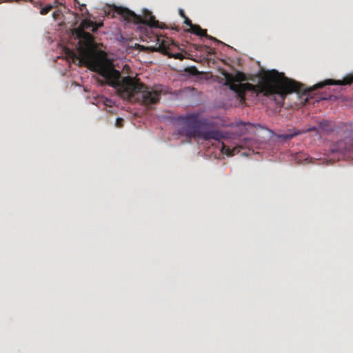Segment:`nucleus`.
I'll list each match as a JSON object with an SVG mask.
<instances>
[{"label":"nucleus","instance_id":"4","mask_svg":"<svg viewBox=\"0 0 353 353\" xmlns=\"http://www.w3.org/2000/svg\"><path fill=\"white\" fill-rule=\"evenodd\" d=\"M176 134L185 137L188 139L199 137L201 132V128L205 124L199 112H193L176 119Z\"/></svg>","mask_w":353,"mask_h":353},{"label":"nucleus","instance_id":"14","mask_svg":"<svg viewBox=\"0 0 353 353\" xmlns=\"http://www.w3.org/2000/svg\"><path fill=\"white\" fill-rule=\"evenodd\" d=\"M52 9V5H50V4L46 5V6H44L43 8H42L41 9L40 13L42 15L47 14Z\"/></svg>","mask_w":353,"mask_h":353},{"label":"nucleus","instance_id":"11","mask_svg":"<svg viewBox=\"0 0 353 353\" xmlns=\"http://www.w3.org/2000/svg\"><path fill=\"white\" fill-rule=\"evenodd\" d=\"M319 128L324 132H330L332 130L330 122L327 120H323L319 123Z\"/></svg>","mask_w":353,"mask_h":353},{"label":"nucleus","instance_id":"9","mask_svg":"<svg viewBox=\"0 0 353 353\" xmlns=\"http://www.w3.org/2000/svg\"><path fill=\"white\" fill-rule=\"evenodd\" d=\"M241 147L239 145L230 148L229 146H227L225 143H222L221 152L227 156L231 157L239 154L241 151Z\"/></svg>","mask_w":353,"mask_h":353},{"label":"nucleus","instance_id":"7","mask_svg":"<svg viewBox=\"0 0 353 353\" xmlns=\"http://www.w3.org/2000/svg\"><path fill=\"white\" fill-rule=\"evenodd\" d=\"M199 137L205 141H210L212 139L220 141L226 138V134L223 131L212 130L207 131H201L200 136Z\"/></svg>","mask_w":353,"mask_h":353},{"label":"nucleus","instance_id":"6","mask_svg":"<svg viewBox=\"0 0 353 353\" xmlns=\"http://www.w3.org/2000/svg\"><path fill=\"white\" fill-rule=\"evenodd\" d=\"M156 42L154 50L168 56L170 58L183 60L185 57L181 52H175V50H181L179 46L172 39L155 34L153 36Z\"/></svg>","mask_w":353,"mask_h":353},{"label":"nucleus","instance_id":"10","mask_svg":"<svg viewBox=\"0 0 353 353\" xmlns=\"http://www.w3.org/2000/svg\"><path fill=\"white\" fill-rule=\"evenodd\" d=\"M302 134L303 132H299V130H296L295 128H292L289 130L288 132L279 135V137L284 140H290L294 138V137Z\"/></svg>","mask_w":353,"mask_h":353},{"label":"nucleus","instance_id":"5","mask_svg":"<svg viewBox=\"0 0 353 353\" xmlns=\"http://www.w3.org/2000/svg\"><path fill=\"white\" fill-rule=\"evenodd\" d=\"M116 14L120 15L124 20L128 22L145 23L150 28H165V25L160 23L159 21L156 20L154 16H153L150 12L145 14L144 20L141 16L136 14L134 12L125 8L114 7L112 10V14H111V12H108V15H110L111 17H115Z\"/></svg>","mask_w":353,"mask_h":353},{"label":"nucleus","instance_id":"21","mask_svg":"<svg viewBox=\"0 0 353 353\" xmlns=\"http://www.w3.org/2000/svg\"><path fill=\"white\" fill-rule=\"evenodd\" d=\"M192 70L196 71V69L195 68H193Z\"/></svg>","mask_w":353,"mask_h":353},{"label":"nucleus","instance_id":"19","mask_svg":"<svg viewBox=\"0 0 353 353\" xmlns=\"http://www.w3.org/2000/svg\"><path fill=\"white\" fill-rule=\"evenodd\" d=\"M179 14L181 17H182L183 19H185V17H187V16L185 15V12L183 9H179Z\"/></svg>","mask_w":353,"mask_h":353},{"label":"nucleus","instance_id":"15","mask_svg":"<svg viewBox=\"0 0 353 353\" xmlns=\"http://www.w3.org/2000/svg\"><path fill=\"white\" fill-rule=\"evenodd\" d=\"M307 159H308V157L306 154H303V153H300L296 157V159L299 162L300 161L301 162L302 160H307Z\"/></svg>","mask_w":353,"mask_h":353},{"label":"nucleus","instance_id":"20","mask_svg":"<svg viewBox=\"0 0 353 353\" xmlns=\"http://www.w3.org/2000/svg\"><path fill=\"white\" fill-rule=\"evenodd\" d=\"M347 137H349L351 139H353V129L352 128L350 130V134L347 135Z\"/></svg>","mask_w":353,"mask_h":353},{"label":"nucleus","instance_id":"12","mask_svg":"<svg viewBox=\"0 0 353 353\" xmlns=\"http://www.w3.org/2000/svg\"><path fill=\"white\" fill-rule=\"evenodd\" d=\"M342 145H343V141H340V142H338L337 144L336 145H334L332 149H331V152L332 153H341L343 154H345V148H343L342 147Z\"/></svg>","mask_w":353,"mask_h":353},{"label":"nucleus","instance_id":"18","mask_svg":"<svg viewBox=\"0 0 353 353\" xmlns=\"http://www.w3.org/2000/svg\"><path fill=\"white\" fill-rule=\"evenodd\" d=\"M193 47L195 50H199V51H201L203 50V48H204L203 46L198 45V44H193Z\"/></svg>","mask_w":353,"mask_h":353},{"label":"nucleus","instance_id":"17","mask_svg":"<svg viewBox=\"0 0 353 353\" xmlns=\"http://www.w3.org/2000/svg\"><path fill=\"white\" fill-rule=\"evenodd\" d=\"M184 23L186 24L187 26H188L190 27V29H191L192 26L194 25L192 23L191 20L188 17H185Z\"/></svg>","mask_w":353,"mask_h":353},{"label":"nucleus","instance_id":"1","mask_svg":"<svg viewBox=\"0 0 353 353\" xmlns=\"http://www.w3.org/2000/svg\"><path fill=\"white\" fill-rule=\"evenodd\" d=\"M223 75L225 85L236 92L241 100H245V94L247 92H251L256 94H263L274 101L279 106L283 105L285 96L292 92L310 96L313 91L327 85H347L353 83V73L346 75L342 80L327 79L308 89L303 84L288 79L283 73L275 70L265 72L257 85L250 83H237L236 82L241 80L243 73L239 72L235 77L228 72L223 73Z\"/></svg>","mask_w":353,"mask_h":353},{"label":"nucleus","instance_id":"22","mask_svg":"<svg viewBox=\"0 0 353 353\" xmlns=\"http://www.w3.org/2000/svg\"><path fill=\"white\" fill-rule=\"evenodd\" d=\"M352 149V154H353V148Z\"/></svg>","mask_w":353,"mask_h":353},{"label":"nucleus","instance_id":"2","mask_svg":"<svg viewBox=\"0 0 353 353\" xmlns=\"http://www.w3.org/2000/svg\"><path fill=\"white\" fill-rule=\"evenodd\" d=\"M105 83L114 88L121 97L129 101H136L149 106L159 101L161 90L147 86L139 79L121 77L119 71L111 66L107 72L101 75Z\"/></svg>","mask_w":353,"mask_h":353},{"label":"nucleus","instance_id":"13","mask_svg":"<svg viewBox=\"0 0 353 353\" xmlns=\"http://www.w3.org/2000/svg\"><path fill=\"white\" fill-rule=\"evenodd\" d=\"M299 132H303V134L310 132H315L316 134H319V128L315 126L308 128L305 130H299Z\"/></svg>","mask_w":353,"mask_h":353},{"label":"nucleus","instance_id":"8","mask_svg":"<svg viewBox=\"0 0 353 353\" xmlns=\"http://www.w3.org/2000/svg\"><path fill=\"white\" fill-rule=\"evenodd\" d=\"M187 31L190 32L197 36L205 37L209 39L218 41V40L216 38L207 34V30L202 29L199 25L194 24V26H192L191 29L188 30Z\"/></svg>","mask_w":353,"mask_h":353},{"label":"nucleus","instance_id":"3","mask_svg":"<svg viewBox=\"0 0 353 353\" xmlns=\"http://www.w3.org/2000/svg\"><path fill=\"white\" fill-rule=\"evenodd\" d=\"M102 23H96L89 19H83L79 26L72 30V34L79 39L78 56L80 65L88 67L90 70L97 72L101 76L107 72L112 66L105 59V54L97 50V44L92 35L85 32L91 30L95 32Z\"/></svg>","mask_w":353,"mask_h":353},{"label":"nucleus","instance_id":"16","mask_svg":"<svg viewBox=\"0 0 353 353\" xmlns=\"http://www.w3.org/2000/svg\"><path fill=\"white\" fill-rule=\"evenodd\" d=\"M123 119L122 118L119 117L116 119L115 125L117 127L121 128L123 126Z\"/></svg>","mask_w":353,"mask_h":353}]
</instances>
